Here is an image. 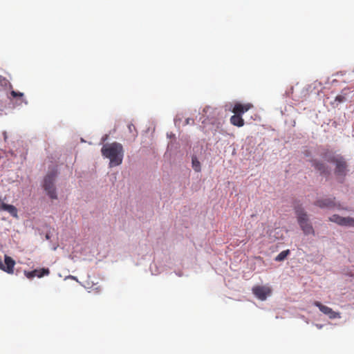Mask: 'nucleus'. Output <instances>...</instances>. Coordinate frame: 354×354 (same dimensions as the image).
I'll return each mask as SVG.
<instances>
[{
  "label": "nucleus",
  "instance_id": "6",
  "mask_svg": "<svg viewBox=\"0 0 354 354\" xmlns=\"http://www.w3.org/2000/svg\"><path fill=\"white\" fill-rule=\"evenodd\" d=\"M315 205L320 207V208H327L332 209L336 207V203L335 202V198H324L317 200L314 203Z\"/></svg>",
  "mask_w": 354,
  "mask_h": 354
},
{
  "label": "nucleus",
  "instance_id": "21",
  "mask_svg": "<svg viewBox=\"0 0 354 354\" xmlns=\"http://www.w3.org/2000/svg\"><path fill=\"white\" fill-rule=\"evenodd\" d=\"M8 206V204L5 203L1 198H0V211H5Z\"/></svg>",
  "mask_w": 354,
  "mask_h": 354
},
{
  "label": "nucleus",
  "instance_id": "24",
  "mask_svg": "<svg viewBox=\"0 0 354 354\" xmlns=\"http://www.w3.org/2000/svg\"><path fill=\"white\" fill-rule=\"evenodd\" d=\"M191 123H194V120L191 118H187L185 120V124H189Z\"/></svg>",
  "mask_w": 354,
  "mask_h": 354
},
{
  "label": "nucleus",
  "instance_id": "9",
  "mask_svg": "<svg viewBox=\"0 0 354 354\" xmlns=\"http://www.w3.org/2000/svg\"><path fill=\"white\" fill-rule=\"evenodd\" d=\"M4 263V269L3 270L8 274H13L15 266V260L12 257L5 255Z\"/></svg>",
  "mask_w": 354,
  "mask_h": 354
},
{
  "label": "nucleus",
  "instance_id": "25",
  "mask_svg": "<svg viewBox=\"0 0 354 354\" xmlns=\"http://www.w3.org/2000/svg\"><path fill=\"white\" fill-rule=\"evenodd\" d=\"M50 236L49 234H46V239L47 240H49V239H50Z\"/></svg>",
  "mask_w": 354,
  "mask_h": 354
},
{
  "label": "nucleus",
  "instance_id": "13",
  "mask_svg": "<svg viewBox=\"0 0 354 354\" xmlns=\"http://www.w3.org/2000/svg\"><path fill=\"white\" fill-rule=\"evenodd\" d=\"M230 122L234 126L241 127L244 125V120L242 118V116L238 114H234L230 118Z\"/></svg>",
  "mask_w": 354,
  "mask_h": 354
},
{
  "label": "nucleus",
  "instance_id": "12",
  "mask_svg": "<svg viewBox=\"0 0 354 354\" xmlns=\"http://www.w3.org/2000/svg\"><path fill=\"white\" fill-rule=\"evenodd\" d=\"M322 157L328 162L335 163L341 156H336L332 151L327 150L322 154Z\"/></svg>",
  "mask_w": 354,
  "mask_h": 354
},
{
  "label": "nucleus",
  "instance_id": "11",
  "mask_svg": "<svg viewBox=\"0 0 354 354\" xmlns=\"http://www.w3.org/2000/svg\"><path fill=\"white\" fill-rule=\"evenodd\" d=\"M350 89L348 88H345L342 90L340 94L337 95L335 98V101L333 103V104H335L336 106H337L339 103L344 102L346 101L347 100V95L350 93Z\"/></svg>",
  "mask_w": 354,
  "mask_h": 354
},
{
  "label": "nucleus",
  "instance_id": "2",
  "mask_svg": "<svg viewBox=\"0 0 354 354\" xmlns=\"http://www.w3.org/2000/svg\"><path fill=\"white\" fill-rule=\"evenodd\" d=\"M295 212L296 214L297 219L299 225L305 235H315V230L309 221L308 216L306 212L304 209L301 205L295 207Z\"/></svg>",
  "mask_w": 354,
  "mask_h": 354
},
{
  "label": "nucleus",
  "instance_id": "14",
  "mask_svg": "<svg viewBox=\"0 0 354 354\" xmlns=\"http://www.w3.org/2000/svg\"><path fill=\"white\" fill-rule=\"evenodd\" d=\"M329 221L336 224L342 226L343 222V216H341L338 214H333L330 217H329Z\"/></svg>",
  "mask_w": 354,
  "mask_h": 354
},
{
  "label": "nucleus",
  "instance_id": "23",
  "mask_svg": "<svg viewBox=\"0 0 354 354\" xmlns=\"http://www.w3.org/2000/svg\"><path fill=\"white\" fill-rule=\"evenodd\" d=\"M11 95H12L13 97H17V96H20V97H21V96H23V93H17V92H16V91H12L11 92Z\"/></svg>",
  "mask_w": 354,
  "mask_h": 354
},
{
  "label": "nucleus",
  "instance_id": "16",
  "mask_svg": "<svg viewBox=\"0 0 354 354\" xmlns=\"http://www.w3.org/2000/svg\"><path fill=\"white\" fill-rule=\"evenodd\" d=\"M290 250H286L281 252L274 259L276 261H283L288 255L290 254Z\"/></svg>",
  "mask_w": 354,
  "mask_h": 354
},
{
  "label": "nucleus",
  "instance_id": "17",
  "mask_svg": "<svg viewBox=\"0 0 354 354\" xmlns=\"http://www.w3.org/2000/svg\"><path fill=\"white\" fill-rule=\"evenodd\" d=\"M6 212H8L11 216H12L15 218H17V209L12 205H8Z\"/></svg>",
  "mask_w": 354,
  "mask_h": 354
},
{
  "label": "nucleus",
  "instance_id": "19",
  "mask_svg": "<svg viewBox=\"0 0 354 354\" xmlns=\"http://www.w3.org/2000/svg\"><path fill=\"white\" fill-rule=\"evenodd\" d=\"M192 167L196 172L201 171V163L196 157L192 158Z\"/></svg>",
  "mask_w": 354,
  "mask_h": 354
},
{
  "label": "nucleus",
  "instance_id": "20",
  "mask_svg": "<svg viewBox=\"0 0 354 354\" xmlns=\"http://www.w3.org/2000/svg\"><path fill=\"white\" fill-rule=\"evenodd\" d=\"M38 272L37 270H34L32 271H24V275L29 279H32L35 277V273Z\"/></svg>",
  "mask_w": 354,
  "mask_h": 354
},
{
  "label": "nucleus",
  "instance_id": "18",
  "mask_svg": "<svg viewBox=\"0 0 354 354\" xmlns=\"http://www.w3.org/2000/svg\"><path fill=\"white\" fill-rule=\"evenodd\" d=\"M342 223V226L354 227V218L352 217H343Z\"/></svg>",
  "mask_w": 354,
  "mask_h": 354
},
{
  "label": "nucleus",
  "instance_id": "7",
  "mask_svg": "<svg viewBox=\"0 0 354 354\" xmlns=\"http://www.w3.org/2000/svg\"><path fill=\"white\" fill-rule=\"evenodd\" d=\"M335 164L336 165L335 174L337 176H345L346 173L347 164L344 158L341 156Z\"/></svg>",
  "mask_w": 354,
  "mask_h": 354
},
{
  "label": "nucleus",
  "instance_id": "22",
  "mask_svg": "<svg viewBox=\"0 0 354 354\" xmlns=\"http://www.w3.org/2000/svg\"><path fill=\"white\" fill-rule=\"evenodd\" d=\"M128 129L130 133L136 132V127L133 124H128Z\"/></svg>",
  "mask_w": 354,
  "mask_h": 354
},
{
  "label": "nucleus",
  "instance_id": "10",
  "mask_svg": "<svg viewBox=\"0 0 354 354\" xmlns=\"http://www.w3.org/2000/svg\"><path fill=\"white\" fill-rule=\"evenodd\" d=\"M312 165L321 174L328 175L330 174V170H329L328 167L324 163H323L319 160H312Z\"/></svg>",
  "mask_w": 354,
  "mask_h": 354
},
{
  "label": "nucleus",
  "instance_id": "3",
  "mask_svg": "<svg viewBox=\"0 0 354 354\" xmlns=\"http://www.w3.org/2000/svg\"><path fill=\"white\" fill-rule=\"evenodd\" d=\"M56 176L57 171H52L46 176L44 180V188L51 199H56L57 198L54 185Z\"/></svg>",
  "mask_w": 354,
  "mask_h": 354
},
{
  "label": "nucleus",
  "instance_id": "1",
  "mask_svg": "<svg viewBox=\"0 0 354 354\" xmlns=\"http://www.w3.org/2000/svg\"><path fill=\"white\" fill-rule=\"evenodd\" d=\"M101 153L104 158L109 159L110 167L118 166L122 162L124 149L119 142L104 144L101 149Z\"/></svg>",
  "mask_w": 354,
  "mask_h": 354
},
{
  "label": "nucleus",
  "instance_id": "5",
  "mask_svg": "<svg viewBox=\"0 0 354 354\" xmlns=\"http://www.w3.org/2000/svg\"><path fill=\"white\" fill-rule=\"evenodd\" d=\"M314 306L319 308V310L323 313L324 314L328 316L330 319H336V318H340L341 315L340 313L338 312H335L331 308L328 307L325 305H323L319 301H315L313 303Z\"/></svg>",
  "mask_w": 354,
  "mask_h": 354
},
{
  "label": "nucleus",
  "instance_id": "4",
  "mask_svg": "<svg viewBox=\"0 0 354 354\" xmlns=\"http://www.w3.org/2000/svg\"><path fill=\"white\" fill-rule=\"evenodd\" d=\"M252 293L261 301H264L272 293V289L267 286H256L252 288Z\"/></svg>",
  "mask_w": 354,
  "mask_h": 354
},
{
  "label": "nucleus",
  "instance_id": "15",
  "mask_svg": "<svg viewBox=\"0 0 354 354\" xmlns=\"http://www.w3.org/2000/svg\"><path fill=\"white\" fill-rule=\"evenodd\" d=\"M38 272L35 273V277H37L39 278H41L44 276H47L50 274V270L48 268H40V269H36Z\"/></svg>",
  "mask_w": 354,
  "mask_h": 354
},
{
  "label": "nucleus",
  "instance_id": "8",
  "mask_svg": "<svg viewBox=\"0 0 354 354\" xmlns=\"http://www.w3.org/2000/svg\"><path fill=\"white\" fill-rule=\"evenodd\" d=\"M253 105L251 103L241 104L236 103L233 108L232 112L234 114H238L242 116V115L247 112L248 110L252 109Z\"/></svg>",
  "mask_w": 354,
  "mask_h": 354
}]
</instances>
